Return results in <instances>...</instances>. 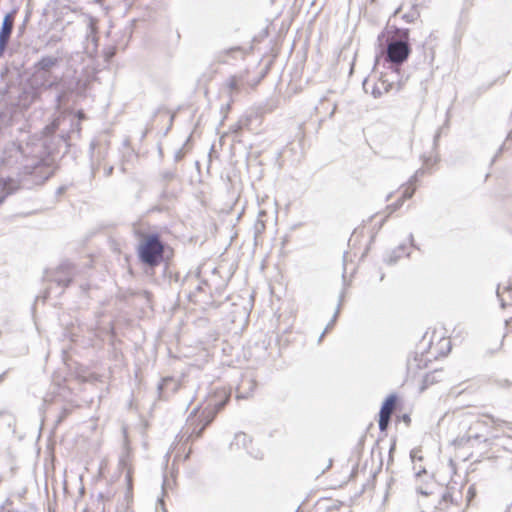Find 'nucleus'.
Returning <instances> with one entry per match:
<instances>
[{"label": "nucleus", "mask_w": 512, "mask_h": 512, "mask_svg": "<svg viewBox=\"0 0 512 512\" xmlns=\"http://www.w3.org/2000/svg\"><path fill=\"white\" fill-rule=\"evenodd\" d=\"M43 144H27L25 148L12 142L0 148V204L5 197L19 187V181L4 170H14L16 174H35L47 179L51 175L48 159L42 156Z\"/></svg>", "instance_id": "obj_1"}, {"label": "nucleus", "mask_w": 512, "mask_h": 512, "mask_svg": "<svg viewBox=\"0 0 512 512\" xmlns=\"http://www.w3.org/2000/svg\"><path fill=\"white\" fill-rule=\"evenodd\" d=\"M139 256L141 260L150 265L154 266L158 262V256L160 255V240L157 235H151L145 239L139 246Z\"/></svg>", "instance_id": "obj_2"}, {"label": "nucleus", "mask_w": 512, "mask_h": 512, "mask_svg": "<svg viewBox=\"0 0 512 512\" xmlns=\"http://www.w3.org/2000/svg\"><path fill=\"white\" fill-rule=\"evenodd\" d=\"M410 48L405 41L395 40L388 44L387 58L394 64L403 63L409 56Z\"/></svg>", "instance_id": "obj_3"}, {"label": "nucleus", "mask_w": 512, "mask_h": 512, "mask_svg": "<svg viewBox=\"0 0 512 512\" xmlns=\"http://www.w3.org/2000/svg\"><path fill=\"white\" fill-rule=\"evenodd\" d=\"M222 394L224 396V400L217 402V403L210 402L208 404V406L205 408V410L203 411V420H202L203 424H202L201 428L196 433L197 437L200 436V434L204 430V428L213 420L215 414L219 410H221L223 408V406L226 404V402L228 401L229 395L225 391H223Z\"/></svg>", "instance_id": "obj_4"}, {"label": "nucleus", "mask_w": 512, "mask_h": 512, "mask_svg": "<svg viewBox=\"0 0 512 512\" xmlns=\"http://www.w3.org/2000/svg\"><path fill=\"white\" fill-rule=\"evenodd\" d=\"M13 16L7 14L3 20L0 31V55L4 52L13 28Z\"/></svg>", "instance_id": "obj_5"}, {"label": "nucleus", "mask_w": 512, "mask_h": 512, "mask_svg": "<svg viewBox=\"0 0 512 512\" xmlns=\"http://www.w3.org/2000/svg\"><path fill=\"white\" fill-rule=\"evenodd\" d=\"M56 64H57V58H55V57L42 58L38 63L39 71L36 75V79L45 78L46 73L48 71H50Z\"/></svg>", "instance_id": "obj_6"}, {"label": "nucleus", "mask_w": 512, "mask_h": 512, "mask_svg": "<svg viewBox=\"0 0 512 512\" xmlns=\"http://www.w3.org/2000/svg\"><path fill=\"white\" fill-rule=\"evenodd\" d=\"M251 444V439L243 432L236 433L234 436V440L231 443V448L236 449H244L248 453H252L249 451V445Z\"/></svg>", "instance_id": "obj_7"}, {"label": "nucleus", "mask_w": 512, "mask_h": 512, "mask_svg": "<svg viewBox=\"0 0 512 512\" xmlns=\"http://www.w3.org/2000/svg\"><path fill=\"white\" fill-rule=\"evenodd\" d=\"M396 398L394 395H390L385 402L383 403L379 416L389 417L391 416L394 406H395Z\"/></svg>", "instance_id": "obj_8"}, {"label": "nucleus", "mask_w": 512, "mask_h": 512, "mask_svg": "<svg viewBox=\"0 0 512 512\" xmlns=\"http://www.w3.org/2000/svg\"><path fill=\"white\" fill-rule=\"evenodd\" d=\"M497 296L501 302L502 307H505L506 305H512V288H505L503 291H500L498 288Z\"/></svg>", "instance_id": "obj_9"}, {"label": "nucleus", "mask_w": 512, "mask_h": 512, "mask_svg": "<svg viewBox=\"0 0 512 512\" xmlns=\"http://www.w3.org/2000/svg\"><path fill=\"white\" fill-rule=\"evenodd\" d=\"M408 256L409 252H407V247L405 245H400L396 250L393 251L392 255L387 258V262L389 264H393L397 261L398 258L402 256Z\"/></svg>", "instance_id": "obj_10"}, {"label": "nucleus", "mask_w": 512, "mask_h": 512, "mask_svg": "<svg viewBox=\"0 0 512 512\" xmlns=\"http://www.w3.org/2000/svg\"><path fill=\"white\" fill-rule=\"evenodd\" d=\"M389 91V85H386L385 82L381 81L374 85L371 94L375 97H381L384 93Z\"/></svg>", "instance_id": "obj_11"}, {"label": "nucleus", "mask_w": 512, "mask_h": 512, "mask_svg": "<svg viewBox=\"0 0 512 512\" xmlns=\"http://www.w3.org/2000/svg\"><path fill=\"white\" fill-rule=\"evenodd\" d=\"M173 257V249L169 246H165L162 244V262L163 261H170V259Z\"/></svg>", "instance_id": "obj_12"}, {"label": "nucleus", "mask_w": 512, "mask_h": 512, "mask_svg": "<svg viewBox=\"0 0 512 512\" xmlns=\"http://www.w3.org/2000/svg\"><path fill=\"white\" fill-rule=\"evenodd\" d=\"M389 420V417L379 416V428L381 431H384L387 428Z\"/></svg>", "instance_id": "obj_13"}, {"label": "nucleus", "mask_w": 512, "mask_h": 512, "mask_svg": "<svg viewBox=\"0 0 512 512\" xmlns=\"http://www.w3.org/2000/svg\"><path fill=\"white\" fill-rule=\"evenodd\" d=\"M55 281H57L61 285H67L70 282V272H68L67 276L65 277L57 276L55 278Z\"/></svg>", "instance_id": "obj_14"}, {"label": "nucleus", "mask_w": 512, "mask_h": 512, "mask_svg": "<svg viewBox=\"0 0 512 512\" xmlns=\"http://www.w3.org/2000/svg\"><path fill=\"white\" fill-rule=\"evenodd\" d=\"M414 192H415V188L407 187L403 192V197L401 200L404 201L405 199L411 198L412 195L414 194Z\"/></svg>", "instance_id": "obj_15"}, {"label": "nucleus", "mask_w": 512, "mask_h": 512, "mask_svg": "<svg viewBox=\"0 0 512 512\" xmlns=\"http://www.w3.org/2000/svg\"><path fill=\"white\" fill-rule=\"evenodd\" d=\"M416 18H417V13L416 12H412V13H408V14H404L403 15V19L406 22H408V23L414 22Z\"/></svg>", "instance_id": "obj_16"}, {"label": "nucleus", "mask_w": 512, "mask_h": 512, "mask_svg": "<svg viewBox=\"0 0 512 512\" xmlns=\"http://www.w3.org/2000/svg\"><path fill=\"white\" fill-rule=\"evenodd\" d=\"M337 315H338V311L334 314L333 316V319L331 320V322L327 325V327L325 328L324 332L321 334L320 336V339L319 341L322 340V338L324 337L325 333L334 325L335 321H336V318H337Z\"/></svg>", "instance_id": "obj_17"}, {"label": "nucleus", "mask_w": 512, "mask_h": 512, "mask_svg": "<svg viewBox=\"0 0 512 512\" xmlns=\"http://www.w3.org/2000/svg\"><path fill=\"white\" fill-rule=\"evenodd\" d=\"M243 127V120H239L237 123H235L234 125H232L230 127V131L233 132V133H237L238 131H240Z\"/></svg>", "instance_id": "obj_18"}, {"label": "nucleus", "mask_w": 512, "mask_h": 512, "mask_svg": "<svg viewBox=\"0 0 512 512\" xmlns=\"http://www.w3.org/2000/svg\"><path fill=\"white\" fill-rule=\"evenodd\" d=\"M402 204H403V201L399 200L397 203L389 206L388 209H390V212L392 213V212L396 211L399 207H401Z\"/></svg>", "instance_id": "obj_19"}, {"label": "nucleus", "mask_w": 512, "mask_h": 512, "mask_svg": "<svg viewBox=\"0 0 512 512\" xmlns=\"http://www.w3.org/2000/svg\"><path fill=\"white\" fill-rule=\"evenodd\" d=\"M229 87H230V89H231V90H235V89H237V87H238V83H237L236 78H234V77H233V78H231V79L229 80Z\"/></svg>", "instance_id": "obj_20"}, {"label": "nucleus", "mask_w": 512, "mask_h": 512, "mask_svg": "<svg viewBox=\"0 0 512 512\" xmlns=\"http://www.w3.org/2000/svg\"><path fill=\"white\" fill-rule=\"evenodd\" d=\"M164 274L169 276V277H172V270H171V264L170 263H167L165 269H164Z\"/></svg>", "instance_id": "obj_21"}, {"label": "nucleus", "mask_w": 512, "mask_h": 512, "mask_svg": "<svg viewBox=\"0 0 512 512\" xmlns=\"http://www.w3.org/2000/svg\"><path fill=\"white\" fill-rule=\"evenodd\" d=\"M411 458H412V460H413V461H414L415 459H418V460H421V459H422V457H421V456H419V455H418V452H417V451H415V450H413V451L411 452Z\"/></svg>", "instance_id": "obj_22"}, {"label": "nucleus", "mask_w": 512, "mask_h": 512, "mask_svg": "<svg viewBox=\"0 0 512 512\" xmlns=\"http://www.w3.org/2000/svg\"><path fill=\"white\" fill-rule=\"evenodd\" d=\"M182 156H183V153H182V151H181V150H179V151L176 153V159H180V158H182Z\"/></svg>", "instance_id": "obj_23"}, {"label": "nucleus", "mask_w": 512, "mask_h": 512, "mask_svg": "<svg viewBox=\"0 0 512 512\" xmlns=\"http://www.w3.org/2000/svg\"><path fill=\"white\" fill-rule=\"evenodd\" d=\"M167 379H162V384H161V387H162V390L164 389V387L166 386L167 384Z\"/></svg>", "instance_id": "obj_24"}, {"label": "nucleus", "mask_w": 512, "mask_h": 512, "mask_svg": "<svg viewBox=\"0 0 512 512\" xmlns=\"http://www.w3.org/2000/svg\"><path fill=\"white\" fill-rule=\"evenodd\" d=\"M42 85L46 86V87H50L53 85V83L52 82H49V83L44 82V83H42Z\"/></svg>", "instance_id": "obj_25"}, {"label": "nucleus", "mask_w": 512, "mask_h": 512, "mask_svg": "<svg viewBox=\"0 0 512 512\" xmlns=\"http://www.w3.org/2000/svg\"><path fill=\"white\" fill-rule=\"evenodd\" d=\"M415 180H416V175L411 178L410 183L414 182Z\"/></svg>", "instance_id": "obj_26"}, {"label": "nucleus", "mask_w": 512, "mask_h": 512, "mask_svg": "<svg viewBox=\"0 0 512 512\" xmlns=\"http://www.w3.org/2000/svg\"><path fill=\"white\" fill-rule=\"evenodd\" d=\"M165 485H166V483H163V484H162V486H161V489H162V490H164ZM167 485L169 486V483H167Z\"/></svg>", "instance_id": "obj_27"}, {"label": "nucleus", "mask_w": 512, "mask_h": 512, "mask_svg": "<svg viewBox=\"0 0 512 512\" xmlns=\"http://www.w3.org/2000/svg\"><path fill=\"white\" fill-rule=\"evenodd\" d=\"M410 242H411V245L413 244V235H410Z\"/></svg>", "instance_id": "obj_28"}, {"label": "nucleus", "mask_w": 512, "mask_h": 512, "mask_svg": "<svg viewBox=\"0 0 512 512\" xmlns=\"http://www.w3.org/2000/svg\"><path fill=\"white\" fill-rule=\"evenodd\" d=\"M422 472H425V470H420L419 472H417V475L419 476Z\"/></svg>", "instance_id": "obj_29"}, {"label": "nucleus", "mask_w": 512, "mask_h": 512, "mask_svg": "<svg viewBox=\"0 0 512 512\" xmlns=\"http://www.w3.org/2000/svg\"><path fill=\"white\" fill-rule=\"evenodd\" d=\"M400 9H401L400 7L398 9H396L395 14H397L400 11Z\"/></svg>", "instance_id": "obj_30"}]
</instances>
